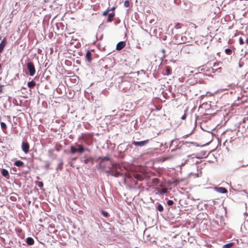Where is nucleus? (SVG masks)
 Instances as JSON below:
<instances>
[{
  "mask_svg": "<svg viewBox=\"0 0 248 248\" xmlns=\"http://www.w3.org/2000/svg\"><path fill=\"white\" fill-rule=\"evenodd\" d=\"M93 137V133H81L79 137V140H82L87 145H90Z\"/></svg>",
  "mask_w": 248,
  "mask_h": 248,
  "instance_id": "f257e3e1",
  "label": "nucleus"
},
{
  "mask_svg": "<svg viewBox=\"0 0 248 248\" xmlns=\"http://www.w3.org/2000/svg\"><path fill=\"white\" fill-rule=\"evenodd\" d=\"M80 161L84 165L90 166L94 164V158L90 155H85L80 157Z\"/></svg>",
  "mask_w": 248,
  "mask_h": 248,
  "instance_id": "f03ea898",
  "label": "nucleus"
},
{
  "mask_svg": "<svg viewBox=\"0 0 248 248\" xmlns=\"http://www.w3.org/2000/svg\"><path fill=\"white\" fill-rule=\"evenodd\" d=\"M182 50L184 53L189 54L192 53L194 49L192 45H186L183 46Z\"/></svg>",
  "mask_w": 248,
  "mask_h": 248,
  "instance_id": "7ed1b4c3",
  "label": "nucleus"
},
{
  "mask_svg": "<svg viewBox=\"0 0 248 248\" xmlns=\"http://www.w3.org/2000/svg\"><path fill=\"white\" fill-rule=\"evenodd\" d=\"M27 66L30 73V75L31 76H34L35 73V69L33 63L32 62H29Z\"/></svg>",
  "mask_w": 248,
  "mask_h": 248,
  "instance_id": "20e7f679",
  "label": "nucleus"
},
{
  "mask_svg": "<svg viewBox=\"0 0 248 248\" xmlns=\"http://www.w3.org/2000/svg\"><path fill=\"white\" fill-rule=\"evenodd\" d=\"M149 140H146L141 141H134L132 142V144H133L134 145L136 146L142 147L147 144L149 143Z\"/></svg>",
  "mask_w": 248,
  "mask_h": 248,
  "instance_id": "39448f33",
  "label": "nucleus"
},
{
  "mask_svg": "<svg viewBox=\"0 0 248 248\" xmlns=\"http://www.w3.org/2000/svg\"><path fill=\"white\" fill-rule=\"evenodd\" d=\"M21 148L22 151L25 154H27L29 152L30 145L27 142H22Z\"/></svg>",
  "mask_w": 248,
  "mask_h": 248,
  "instance_id": "423d86ee",
  "label": "nucleus"
},
{
  "mask_svg": "<svg viewBox=\"0 0 248 248\" xmlns=\"http://www.w3.org/2000/svg\"><path fill=\"white\" fill-rule=\"evenodd\" d=\"M215 190L220 193H226L228 192L227 189L223 187H215Z\"/></svg>",
  "mask_w": 248,
  "mask_h": 248,
  "instance_id": "0eeeda50",
  "label": "nucleus"
},
{
  "mask_svg": "<svg viewBox=\"0 0 248 248\" xmlns=\"http://www.w3.org/2000/svg\"><path fill=\"white\" fill-rule=\"evenodd\" d=\"M125 46V43L124 41L119 42L116 46V49L121 50Z\"/></svg>",
  "mask_w": 248,
  "mask_h": 248,
  "instance_id": "6e6552de",
  "label": "nucleus"
},
{
  "mask_svg": "<svg viewBox=\"0 0 248 248\" xmlns=\"http://www.w3.org/2000/svg\"><path fill=\"white\" fill-rule=\"evenodd\" d=\"M6 38L4 37L0 43V53L3 51L6 44Z\"/></svg>",
  "mask_w": 248,
  "mask_h": 248,
  "instance_id": "1a4fd4ad",
  "label": "nucleus"
},
{
  "mask_svg": "<svg viewBox=\"0 0 248 248\" xmlns=\"http://www.w3.org/2000/svg\"><path fill=\"white\" fill-rule=\"evenodd\" d=\"M78 152L79 154L82 153L84 151L85 149L84 146L81 144H77Z\"/></svg>",
  "mask_w": 248,
  "mask_h": 248,
  "instance_id": "9d476101",
  "label": "nucleus"
},
{
  "mask_svg": "<svg viewBox=\"0 0 248 248\" xmlns=\"http://www.w3.org/2000/svg\"><path fill=\"white\" fill-rule=\"evenodd\" d=\"M1 174L3 176L5 177L6 178H8L9 177V173L8 171L6 169H2L1 170Z\"/></svg>",
  "mask_w": 248,
  "mask_h": 248,
  "instance_id": "9b49d317",
  "label": "nucleus"
},
{
  "mask_svg": "<svg viewBox=\"0 0 248 248\" xmlns=\"http://www.w3.org/2000/svg\"><path fill=\"white\" fill-rule=\"evenodd\" d=\"M111 175L116 177H118L120 176H121L122 174L117 170L111 169Z\"/></svg>",
  "mask_w": 248,
  "mask_h": 248,
  "instance_id": "f8f14e48",
  "label": "nucleus"
},
{
  "mask_svg": "<svg viewBox=\"0 0 248 248\" xmlns=\"http://www.w3.org/2000/svg\"><path fill=\"white\" fill-rule=\"evenodd\" d=\"M86 58L87 60V61L89 62H91L92 60V53L91 52L88 50L87 51V53H86Z\"/></svg>",
  "mask_w": 248,
  "mask_h": 248,
  "instance_id": "ddd939ff",
  "label": "nucleus"
},
{
  "mask_svg": "<svg viewBox=\"0 0 248 248\" xmlns=\"http://www.w3.org/2000/svg\"><path fill=\"white\" fill-rule=\"evenodd\" d=\"M133 176L135 179L140 181H141L143 179V176L140 174L134 173Z\"/></svg>",
  "mask_w": 248,
  "mask_h": 248,
  "instance_id": "4468645a",
  "label": "nucleus"
},
{
  "mask_svg": "<svg viewBox=\"0 0 248 248\" xmlns=\"http://www.w3.org/2000/svg\"><path fill=\"white\" fill-rule=\"evenodd\" d=\"M114 16H115V13L114 12L108 14V19H107L108 21L109 22H111L113 19V17H114Z\"/></svg>",
  "mask_w": 248,
  "mask_h": 248,
  "instance_id": "2eb2a0df",
  "label": "nucleus"
},
{
  "mask_svg": "<svg viewBox=\"0 0 248 248\" xmlns=\"http://www.w3.org/2000/svg\"><path fill=\"white\" fill-rule=\"evenodd\" d=\"M26 242L29 245H32L34 241L32 238L29 237L26 239Z\"/></svg>",
  "mask_w": 248,
  "mask_h": 248,
  "instance_id": "dca6fc26",
  "label": "nucleus"
},
{
  "mask_svg": "<svg viewBox=\"0 0 248 248\" xmlns=\"http://www.w3.org/2000/svg\"><path fill=\"white\" fill-rule=\"evenodd\" d=\"M14 165L17 167H22L24 165V163L20 160H17L15 162Z\"/></svg>",
  "mask_w": 248,
  "mask_h": 248,
  "instance_id": "f3484780",
  "label": "nucleus"
},
{
  "mask_svg": "<svg viewBox=\"0 0 248 248\" xmlns=\"http://www.w3.org/2000/svg\"><path fill=\"white\" fill-rule=\"evenodd\" d=\"M0 125H1V127L2 129L3 132L5 133L6 131V129H7L6 124L3 122H1Z\"/></svg>",
  "mask_w": 248,
  "mask_h": 248,
  "instance_id": "a211bd4d",
  "label": "nucleus"
},
{
  "mask_svg": "<svg viewBox=\"0 0 248 248\" xmlns=\"http://www.w3.org/2000/svg\"><path fill=\"white\" fill-rule=\"evenodd\" d=\"M35 82L33 80H32L28 83V86L29 88H31L35 86Z\"/></svg>",
  "mask_w": 248,
  "mask_h": 248,
  "instance_id": "6ab92c4d",
  "label": "nucleus"
},
{
  "mask_svg": "<svg viewBox=\"0 0 248 248\" xmlns=\"http://www.w3.org/2000/svg\"><path fill=\"white\" fill-rule=\"evenodd\" d=\"M70 152L72 154H75L76 152H78L77 148L73 146H71L70 147Z\"/></svg>",
  "mask_w": 248,
  "mask_h": 248,
  "instance_id": "aec40b11",
  "label": "nucleus"
},
{
  "mask_svg": "<svg viewBox=\"0 0 248 248\" xmlns=\"http://www.w3.org/2000/svg\"><path fill=\"white\" fill-rule=\"evenodd\" d=\"M234 245V243L233 242L229 243L224 245L223 247V248H230L232 247Z\"/></svg>",
  "mask_w": 248,
  "mask_h": 248,
  "instance_id": "412c9836",
  "label": "nucleus"
},
{
  "mask_svg": "<svg viewBox=\"0 0 248 248\" xmlns=\"http://www.w3.org/2000/svg\"><path fill=\"white\" fill-rule=\"evenodd\" d=\"M171 71L170 68L169 66H167L166 68V72L164 75L168 76L171 74Z\"/></svg>",
  "mask_w": 248,
  "mask_h": 248,
  "instance_id": "4be33fe9",
  "label": "nucleus"
},
{
  "mask_svg": "<svg viewBox=\"0 0 248 248\" xmlns=\"http://www.w3.org/2000/svg\"><path fill=\"white\" fill-rule=\"evenodd\" d=\"M98 159L101 160L102 161H109L110 160V158L108 156H103L100 157Z\"/></svg>",
  "mask_w": 248,
  "mask_h": 248,
  "instance_id": "5701e85b",
  "label": "nucleus"
},
{
  "mask_svg": "<svg viewBox=\"0 0 248 248\" xmlns=\"http://www.w3.org/2000/svg\"><path fill=\"white\" fill-rule=\"evenodd\" d=\"M157 209L159 212H162L164 210V208L161 204H158L157 206Z\"/></svg>",
  "mask_w": 248,
  "mask_h": 248,
  "instance_id": "b1692460",
  "label": "nucleus"
},
{
  "mask_svg": "<svg viewBox=\"0 0 248 248\" xmlns=\"http://www.w3.org/2000/svg\"><path fill=\"white\" fill-rule=\"evenodd\" d=\"M225 52L228 55H231L232 53V50L230 48H226Z\"/></svg>",
  "mask_w": 248,
  "mask_h": 248,
  "instance_id": "393cba45",
  "label": "nucleus"
},
{
  "mask_svg": "<svg viewBox=\"0 0 248 248\" xmlns=\"http://www.w3.org/2000/svg\"><path fill=\"white\" fill-rule=\"evenodd\" d=\"M182 27V24L181 23H177L175 25V28L177 29H180Z\"/></svg>",
  "mask_w": 248,
  "mask_h": 248,
  "instance_id": "a878e982",
  "label": "nucleus"
},
{
  "mask_svg": "<svg viewBox=\"0 0 248 248\" xmlns=\"http://www.w3.org/2000/svg\"><path fill=\"white\" fill-rule=\"evenodd\" d=\"M124 6L126 7H128L129 6V5H130V2L128 0H125L124 2Z\"/></svg>",
  "mask_w": 248,
  "mask_h": 248,
  "instance_id": "bb28decb",
  "label": "nucleus"
},
{
  "mask_svg": "<svg viewBox=\"0 0 248 248\" xmlns=\"http://www.w3.org/2000/svg\"><path fill=\"white\" fill-rule=\"evenodd\" d=\"M110 11V10H108V9H107L106 10V11H104L103 14H102V15L103 16H106L108 14V13Z\"/></svg>",
  "mask_w": 248,
  "mask_h": 248,
  "instance_id": "cd10ccee",
  "label": "nucleus"
},
{
  "mask_svg": "<svg viewBox=\"0 0 248 248\" xmlns=\"http://www.w3.org/2000/svg\"><path fill=\"white\" fill-rule=\"evenodd\" d=\"M239 44L241 45H242L244 44V41H243V39L242 37H240L239 39Z\"/></svg>",
  "mask_w": 248,
  "mask_h": 248,
  "instance_id": "c85d7f7f",
  "label": "nucleus"
},
{
  "mask_svg": "<svg viewBox=\"0 0 248 248\" xmlns=\"http://www.w3.org/2000/svg\"><path fill=\"white\" fill-rule=\"evenodd\" d=\"M167 204L169 205H171L173 204V202L172 200H168L167 201Z\"/></svg>",
  "mask_w": 248,
  "mask_h": 248,
  "instance_id": "c756f323",
  "label": "nucleus"
},
{
  "mask_svg": "<svg viewBox=\"0 0 248 248\" xmlns=\"http://www.w3.org/2000/svg\"><path fill=\"white\" fill-rule=\"evenodd\" d=\"M102 213L104 217H107L108 216V214L107 212L103 211H102Z\"/></svg>",
  "mask_w": 248,
  "mask_h": 248,
  "instance_id": "7c9ffc66",
  "label": "nucleus"
},
{
  "mask_svg": "<svg viewBox=\"0 0 248 248\" xmlns=\"http://www.w3.org/2000/svg\"><path fill=\"white\" fill-rule=\"evenodd\" d=\"M168 192V189L166 188L162 189V192L163 193H167Z\"/></svg>",
  "mask_w": 248,
  "mask_h": 248,
  "instance_id": "2f4dec72",
  "label": "nucleus"
},
{
  "mask_svg": "<svg viewBox=\"0 0 248 248\" xmlns=\"http://www.w3.org/2000/svg\"><path fill=\"white\" fill-rule=\"evenodd\" d=\"M43 186V183L42 182H39L38 183V186L41 187Z\"/></svg>",
  "mask_w": 248,
  "mask_h": 248,
  "instance_id": "473e14b6",
  "label": "nucleus"
},
{
  "mask_svg": "<svg viewBox=\"0 0 248 248\" xmlns=\"http://www.w3.org/2000/svg\"><path fill=\"white\" fill-rule=\"evenodd\" d=\"M186 113H185V114L183 115V116L182 117L181 119H182V120H185V119H186Z\"/></svg>",
  "mask_w": 248,
  "mask_h": 248,
  "instance_id": "72a5a7b5",
  "label": "nucleus"
},
{
  "mask_svg": "<svg viewBox=\"0 0 248 248\" xmlns=\"http://www.w3.org/2000/svg\"><path fill=\"white\" fill-rule=\"evenodd\" d=\"M186 161L187 160H186L184 163H181V164L180 165L181 167L184 166L186 164Z\"/></svg>",
  "mask_w": 248,
  "mask_h": 248,
  "instance_id": "f704fd0d",
  "label": "nucleus"
},
{
  "mask_svg": "<svg viewBox=\"0 0 248 248\" xmlns=\"http://www.w3.org/2000/svg\"><path fill=\"white\" fill-rule=\"evenodd\" d=\"M162 52L164 54V55H165V53L166 52V50L164 49H162L161 50Z\"/></svg>",
  "mask_w": 248,
  "mask_h": 248,
  "instance_id": "c9c22d12",
  "label": "nucleus"
},
{
  "mask_svg": "<svg viewBox=\"0 0 248 248\" xmlns=\"http://www.w3.org/2000/svg\"><path fill=\"white\" fill-rule=\"evenodd\" d=\"M2 92V88L1 86H0V94Z\"/></svg>",
  "mask_w": 248,
  "mask_h": 248,
  "instance_id": "e433bc0d",
  "label": "nucleus"
},
{
  "mask_svg": "<svg viewBox=\"0 0 248 248\" xmlns=\"http://www.w3.org/2000/svg\"><path fill=\"white\" fill-rule=\"evenodd\" d=\"M107 173H111V170H109L108 171H107Z\"/></svg>",
  "mask_w": 248,
  "mask_h": 248,
  "instance_id": "4c0bfd02",
  "label": "nucleus"
},
{
  "mask_svg": "<svg viewBox=\"0 0 248 248\" xmlns=\"http://www.w3.org/2000/svg\"><path fill=\"white\" fill-rule=\"evenodd\" d=\"M115 9V7H112V8H110L109 10H110V11H111V10H114Z\"/></svg>",
  "mask_w": 248,
  "mask_h": 248,
  "instance_id": "58836bf2",
  "label": "nucleus"
},
{
  "mask_svg": "<svg viewBox=\"0 0 248 248\" xmlns=\"http://www.w3.org/2000/svg\"><path fill=\"white\" fill-rule=\"evenodd\" d=\"M112 166L113 167H115V166H116L115 164H112Z\"/></svg>",
  "mask_w": 248,
  "mask_h": 248,
  "instance_id": "ea45409f",
  "label": "nucleus"
},
{
  "mask_svg": "<svg viewBox=\"0 0 248 248\" xmlns=\"http://www.w3.org/2000/svg\"><path fill=\"white\" fill-rule=\"evenodd\" d=\"M246 43L248 44V38L246 39Z\"/></svg>",
  "mask_w": 248,
  "mask_h": 248,
  "instance_id": "a19ab883",
  "label": "nucleus"
}]
</instances>
